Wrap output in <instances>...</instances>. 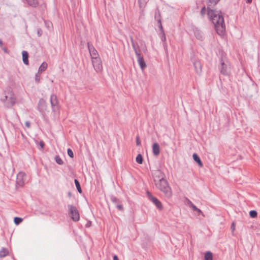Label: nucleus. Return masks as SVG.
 <instances>
[{"label":"nucleus","mask_w":260,"mask_h":260,"mask_svg":"<svg viewBox=\"0 0 260 260\" xmlns=\"http://www.w3.org/2000/svg\"><path fill=\"white\" fill-rule=\"evenodd\" d=\"M207 15L210 20L214 24L217 34L219 35H223L225 30V25L221 11L211 9L208 7Z\"/></svg>","instance_id":"obj_1"},{"label":"nucleus","mask_w":260,"mask_h":260,"mask_svg":"<svg viewBox=\"0 0 260 260\" xmlns=\"http://www.w3.org/2000/svg\"><path fill=\"white\" fill-rule=\"evenodd\" d=\"M156 186L162 191L165 197L170 198L172 196V189L167 180L165 179L155 183Z\"/></svg>","instance_id":"obj_2"},{"label":"nucleus","mask_w":260,"mask_h":260,"mask_svg":"<svg viewBox=\"0 0 260 260\" xmlns=\"http://www.w3.org/2000/svg\"><path fill=\"white\" fill-rule=\"evenodd\" d=\"M68 213L71 218L75 222L80 219V214L77 208L73 205H68Z\"/></svg>","instance_id":"obj_3"},{"label":"nucleus","mask_w":260,"mask_h":260,"mask_svg":"<svg viewBox=\"0 0 260 260\" xmlns=\"http://www.w3.org/2000/svg\"><path fill=\"white\" fill-rule=\"evenodd\" d=\"M1 100L7 108H10L15 104L16 99L14 94L11 92L9 97L6 95Z\"/></svg>","instance_id":"obj_4"},{"label":"nucleus","mask_w":260,"mask_h":260,"mask_svg":"<svg viewBox=\"0 0 260 260\" xmlns=\"http://www.w3.org/2000/svg\"><path fill=\"white\" fill-rule=\"evenodd\" d=\"M26 174L23 172H20L17 175L16 187H22L25 182Z\"/></svg>","instance_id":"obj_5"},{"label":"nucleus","mask_w":260,"mask_h":260,"mask_svg":"<svg viewBox=\"0 0 260 260\" xmlns=\"http://www.w3.org/2000/svg\"><path fill=\"white\" fill-rule=\"evenodd\" d=\"M92 63L94 70L96 72H100L103 69V66L101 58L98 57H94L92 59Z\"/></svg>","instance_id":"obj_6"},{"label":"nucleus","mask_w":260,"mask_h":260,"mask_svg":"<svg viewBox=\"0 0 260 260\" xmlns=\"http://www.w3.org/2000/svg\"><path fill=\"white\" fill-rule=\"evenodd\" d=\"M147 195L148 199L153 203V204L156 206L157 209L161 210L163 209V206L161 203V202L155 197H153L151 193L147 191Z\"/></svg>","instance_id":"obj_7"},{"label":"nucleus","mask_w":260,"mask_h":260,"mask_svg":"<svg viewBox=\"0 0 260 260\" xmlns=\"http://www.w3.org/2000/svg\"><path fill=\"white\" fill-rule=\"evenodd\" d=\"M50 102L52 110L55 111L59 107V101L56 95L55 94H52L50 98Z\"/></svg>","instance_id":"obj_8"},{"label":"nucleus","mask_w":260,"mask_h":260,"mask_svg":"<svg viewBox=\"0 0 260 260\" xmlns=\"http://www.w3.org/2000/svg\"><path fill=\"white\" fill-rule=\"evenodd\" d=\"M165 174L160 170L155 171L153 174V178L155 183L165 179Z\"/></svg>","instance_id":"obj_9"},{"label":"nucleus","mask_w":260,"mask_h":260,"mask_svg":"<svg viewBox=\"0 0 260 260\" xmlns=\"http://www.w3.org/2000/svg\"><path fill=\"white\" fill-rule=\"evenodd\" d=\"M87 47L90 53V55L91 56V59L94 58V57H98L99 54L97 50L95 49L93 45L90 43L88 42Z\"/></svg>","instance_id":"obj_10"},{"label":"nucleus","mask_w":260,"mask_h":260,"mask_svg":"<svg viewBox=\"0 0 260 260\" xmlns=\"http://www.w3.org/2000/svg\"><path fill=\"white\" fill-rule=\"evenodd\" d=\"M47 108V105L46 101L43 99H41L38 104V109L41 112L43 113Z\"/></svg>","instance_id":"obj_11"},{"label":"nucleus","mask_w":260,"mask_h":260,"mask_svg":"<svg viewBox=\"0 0 260 260\" xmlns=\"http://www.w3.org/2000/svg\"><path fill=\"white\" fill-rule=\"evenodd\" d=\"M220 62L221 64V68L220 69L221 74L223 75H228L227 71L229 67L228 64L224 62L223 58H221Z\"/></svg>","instance_id":"obj_12"},{"label":"nucleus","mask_w":260,"mask_h":260,"mask_svg":"<svg viewBox=\"0 0 260 260\" xmlns=\"http://www.w3.org/2000/svg\"><path fill=\"white\" fill-rule=\"evenodd\" d=\"M136 55L137 57L138 62L139 63V64L141 69L142 70H144L145 68H146L147 66L144 61L143 57L141 55L140 53L136 54Z\"/></svg>","instance_id":"obj_13"},{"label":"nucleus","mask_w":260,"mask_h":260,"mask_svg":"<svg viewBox=\"0 0 260 260\" xmlns=\"http://www.w3.org/2000/svg\"><path fill=\"white\" fill-rule=\"evenodd\" d=\"M193 66L195 69L196 72L199 74L200 75L202 73V65L200 61L199 60H196L193 62Z\"/></svg>","instance_id":"obj_14"},{"label":"nucleus","mask_w":260,"mask_h":260,"mask_svg":"<svg viewBox=\"0 0 260 260\" xmlns=\"http://www.w3.org/2000/svg\"><path fill=\"white\" fill-rule=\"evenodd\" d=\"M152 152L154 155L157 156L160 153L159 146L158 143H155L152 145Z\"/></svg>","instance_id":"obj_15"},{"label":"nucleus","mask_w":260,"mask_h":260,"mask_svg":"<svg viewBox=\"0 0 260 260\" xmlns=\"http://www.w3.org/2000/svg\"><path fill=\"white\" fill-rule=\"evenodd\" d=\"M22 55L23 63L26 65H28L29 64L28 52L24 50L22 52Z\"/></svg>","instance_id":"obj_16"},{"label":"nucleus","mask_w":260,"mask_h":260,"mask_svg":"<svg viewBox=\"0 0 260 260\" xmlns=\"http://www.w3.org/2000/svg\"><path fill=\"white\" fill-rule=\"evenodd\" d=\"M194 34L197 39L202 40L203 38V33L201 30L198 28H195L193 30Z\"/></svg>","instance_id":"obj_17"},{"label":"nucleus","mask_w":260,"mask_h":260,"mask_svg":"<svg viewBox=\"0 0 260 260\" xmlns=\"http://www.w3.org/2000/svg\"><path fill=\"white\" fill-rule=\"evenodd\" d=\"M193 160L198 163V165L201 167H202L203 166V164L200 158V157L199 156V155L197 154V153H194L193 154Z\"/></svg>","instance_id":"obj_18"},{"label":"nucleus","mask_w":260,"mask_h":260,"mask_svg":"<svg viewBox=\"0 0 260 260\" xmlns=\"http://www.w3.org/2000/svg\"><path fill=\"white\" fill-rule=\"evenodd\" d=\"M160 18H161V16H160V11L159 10L158 7H157L155 10L154 18L158 22H160L161 21Z\"/></svg>","instance_id":"obj_19"},{"label":"nucleus","mask_w":260,"mask_h":260,"mask_svg":"<svg viewBox=\"0 0 260 260\" xmlns=\"http://www.w3.org/2000/svg\"><path fill=\"white\" fill-rule=\"evenodd\" d=\"M148 1L149 0H138L139 7L142 10H143L145 8Z\"/></svg>","instance_id":"obj_20"},{"label":"nucleus","mask_w":260,"mask_h":260,"mask_svg":"<svg viewBox=\"0 0 260 260\" xmlns=\"http://www.w3.org/2000/svg\"><path fill=\"white\" fill-rule=\"evenodd\" d=\"M9 253V250L6 248H3L0 250V257H4Z\"/></svg>","instance_id":"obj_21"},{"label":"nucleus","mask_w":260,"mask_h":260,"mask_svg":"<svg viewBox=\"0 0 260 260\" xmlns=\"http://www.w3.org/2000/svg\"><path fill=\"white\" fill-rule=\"evenodd\" d=\"M48 64L46 62H43L39 68L38 72L42 73L45 71L47 68Z\"/></svg>","instance_id":"obj_22"},{"label":"nucleus","mask_w":260,"mask_h":260,"mask_svg":"<svg viewBox=\"0 0 260 260\" xmlns=\"http://www.w3.org/2000/svg\"><path fill=\"white\" fill-rule=\"evenodd\" d=\"M213 255L211 252L208 251L205 254V260H212Z\"/></svg>","instance_id":"obj_23"},{"label":"nucleus","mask_w":260,"mask_h":260,"mask_svg":"<svg viewBox=\"0 0 260 260\" xmlns=\"http://www.w3.org/2000/svg\"><path fill=\"white\" fill-rule=\"evenodd\" d=\"M110 200L111 202L115 205L121 202L119 199H118L115 196L113 195L110 196Z\"/></svg>","instance_id":"obj_24"},{"label":"nucleus","mask_w":260,"mask_h":260,"mask_svg":"<svg viewBox=\"0 0 260 260\" xmlns=\"http://www.w3.org/2000/svg\"><path fill=\"white\" fill-rule=\"evenodd\" d=\"M74 182H75V185L76 186V188L77 189L79 193H81L82 192V189H81V186H80V183H79V181L77 179H75L74 180Z\"/></svg>","instance_id":"obj_25"},{"label":"nucleus","mask_w":260,"mask_h":260,"mask_svg":"<svg viewBox=\"0 0 260 260\" xmlns=\"http://www.w3.org/2000/svg\"><path fill=\"white\" fill-rule=\"evenodd\" d=\"M136 162L139 164H142L143 162V158L141 154L137 155L136 158Z\"/></svg>","instance_id":"obj_26"},{"label":"nucleus","mask_w":260,"mask_h":260,"mask_svg":"<svg viewBox=\"0 0 260 260\" xmlns=\"http://www.w3.org/2000/svg\"><path fill=\"white\" fill-rule=\"evenodd\" d=\"M132 47L135 51V54H138L140 53V50L139 49V46L138 44H135V42H133V44H132Z\"/></svg>","instance_id":"obj_27"},{"label":"nucleus","mask_w":260,"mask_h":260,"mask_svg":"<svg viewBox=\"0 0 260 260\" xmlns=\"http://www.w3.org/2000/svg\"><path fill=\"white\" fill-rule=\"evenodd\" d=\"M55 160L57 164L58 165H61L63 164V161L61 159V158L59 157V155H56L55 157Z\"/></svg>","instance_id":"obj_28"},{"label":"nucleus","mask_w":260,"mask_h":260,"mask_svg":"<svg viewBox=\"0 0 260 260\" xmlns=\"http://www.w3.org/2000/svg\"><path fill=\"white\" fill-rule=\"evenodd\" d=\"M220 0H208V7H212L216 5Z\"/></svg>","instance_id":"obj_29"},{"label":"nucleus","mask_w":260,"mask_h":260,"mask_svg":"<svg viewBox=\"0 0 260 260\" xmlns=\"http://www.w3.org/2000/svg\"><path fill=\"white\" fill-rule=\"evenodd\" d=\"M14 221L16 225H18L22 221V219L20 217H15L14 219Z\"/></svg>","instance_id":"obj_30"},{"label":"nucleus","mask_w":260,"mask_h":260,"mask_svg":"<svg viewBox=\"0 0 260 260\" xmlns=\"http://www.w3.org/2000/svg\"><path fill=\"white\" fill-rule=\"evenodd\" d=\"M249 215L252 218H255L257 215V213L255 210H251L249 212Z\"/></svg>","instance_id":"obj_31"},{"label":"nucleus","mask_w":260,"mask_h":260,"mask_svg":"<svg viewBox=\"0 0 260 260\" xmlns=\"http://www.w3.org/2000/svg\"><path fill=\"white\" fill-rule=\"evenodd\" d=\"M41 73L38 72L35 75V81L37 83L40 82Z\"/></svg>","instance_id":"obj_32"},{"label":"nucleus","mask_w":260,"mask_h":260,"mask_svg":"<svg viewBox=\"0 0 260 260\" xmlns=\"http://www.w3.org/2000/svg\"><path fill=\"white\" fill-rule=\"evenodd\" d=\"M115 207L117 208V209L119 211H123V207L122 205L121 204V202L119 204H117L115 205Z\"/></svg>","instance_id":"obj_33"},{"label":"nucleus","mask_w":260,"mask_h":260,"mask_svg":"<svg viewBox=\"0 0 260 260\" xmlns=\"http://www.w3.org/2000/svg\"><path fill=\"white\" fill-rule=\"evenodd\" d=\"M45 24L48 28H51L53 27L52 23L49 21H45Z\"/></svg>","instance_id":"obj_34"},{"label":"nucleus","mask_w":260,"mask_h":260,"mask_svg":"<svg viewBox=\"0 0 260 260\" xmlns=\"http://www.w3.org/2000/svg\"><path fill=\"white\" fill-rule=\"evenodd\" d=\"M67 152L70 157L73 158L74 157V153L70 148L68 149Z\"/></svg>","instance_id":"obj_35"},{"label":"nucleus","mask_w":260,"mask_h":260,"mask_svg":"<svg viewBox=\"0 0 260 260\" xmlns=\"http://www.w3.org/2000/svg\"><path fill=\"white\" fill-rule=\"evenodd\" d=\"M206 7L205 6H204L202 9H201V12H200V13H201V15H202V16H204V15H205L206 14Z\"/></svg>","instance_id":"obj_36"},{"label":"nucleus","mask_w":260,"mask_h":260,"mask_svg":"<svg viewBox=\"0 0 260 260\" xmlns=\"http://www.w3.org/2000/svg\"><path fill=\"white\" fill-rule=\"evenodd\" d=\"M160 37H161V39L162 41L165 42L166 39L165 32H160Z\"/></svg>","instance_id":"obj_37"},{"label":"nucleus","mask_w":260,"mask_h":260,"mask_svg":"<svg viewBox=\"0 0 260 260\" xmlns=\"http://www.w3.org/2000/svg\"><path fill=\"white\" fill-rule=\"evenodd\" d=\"M158 23L159 24L158 27L159 28L160 32H165L164 30V29H163L162 25L161 24V22L160 21V22H158Z\"/></svg>","instance_id":"obj_38"},{"label":"nucleus","mask_w":260,"mask_h":260,"mask_svg":"<svg viewBox=\"0 0 260 260\" xmlns=\"http://www.w3.org/2000/svg\"><path fill=\"white\" fill-rule=\"evenodd\" d=\"M141 144V141L140 140V138L139 136H137L136 137V145L137 146H139Z\"/></svg>","instance_id":"obj_39"},{"label":"nucleus","mask_w":260,"mask_h":260,"mask_svg":"<svg viewBox=\"0 0 260 260\" xmlns=\"http://www.w3.org/2000/svg\"><path fill=\"white\" fill-rule=\"evenodd\" d=\"M37 34L39 37H41L42 35V30L41 28H38L37 29Z\"/></svg>","instance_id":"obj_40"},{"label":"nucleus","mask_w":260,"mask_h":260,"mask_svg":"<svg viewBox=\"0 0 260 260\" xmlns=\"http://www.w3.org/2000/svg\"><path fill=\"white\" fill-rule=\"evenodd\" d=\"M39 145L41 147L42 149H44V146H45L44 142L43 141H41L39 142Z\"/></svg>","instance_id":"obj_41"},{"label":"nucleus","mask_w":260,"mask_h":260,"mask_svg":"<svg viewBox=\"0 0 260 260\" xmlns=\"http://www.w3.org/2000/svg\"><path fill=\"white\" fill-rule=\"evenodd\" d=\"M25 125L27 127L29 128L30 126V123L29 121H26L25 122Z\"/></svg>","instance_id":"obj_42"},{"label":"nucleus","mask_w":260,"mask_h":260,"mask_svg":"<svg viewBox=\"0 0 260 260\" xmlns=\"http://www.w3.org/2000/svg\"><path fill=\"white\" fill-rule=\"evenodd\" d=\"M192 209V210L196 211V210H198V208L193 204V206L190 207Z\"/></svg>","instance_id":"obj_43"},{"label":"nucleus","mask_w":260,"mask_h":260,"mask_svg":"<svg viewBox=\"0 0 260 260\" xmlns=\"http://www.w3.org/2000/svg\"><path fill=\"white\" fill-rule=\"evenodd\" d=\"M231 230L233 232L235 229V223L233 222L232 223V225H231Z\"/></svg>","instance_id":"obj_44"},{"label":"nucleus","mask_w":260,"mask_h":260,"mask_svg":"<svg viewBox=\"0 0 260 260\" xmlns=\"http://www.w3.org/2000/svg\"><path fill=\"white\" fill-rule=\"evenodd\" d=\"M188 201V205L190 207L191 206H193V204L189 200H187Z\"/></svg>","instance_id":"obj_45"},{"label":"nucleus","mask_w":260,"mask_h":260,"mask_svg":"<svg viewBox=\"0 0 260 260\" xmlns=\"http://www.w3.org/2000/svg\"><path fill=\"white\" fill-rule=\"evenodd\" d=\"M91 221H88L87 223V224H86V227H89L91 225Z\"/></svg>","instance_id":"obj_46"},{"label":"nucleus","mask_w":260,"mask_h":260,"mask_svg":"<svg viewBox=\"0 0 260 260\" xmlns=\"http://www.w3.org/2000/svg\"><path fill=\"white\" fill-rule=\"evenodd\" d=\"M196 211H197V212H199V213H201L202 215H203V216H204L203 212H202V211H201L200 209H199V208H198V210H196Z\"/></svg>","instance_id":"obj_47"},{"label":"nucleus","mask_w":260,"mask_h":260,"mask_svg":"<svg viewBox=\"0 0 260 260\" xmlns=\"http://www.w3.org/2000/svg\"><path fill=\"white\" fill-rule=\"evenodd\" d=\"M113 260H119L118 256L116 255L113 256Z\"/></svg>","instance_id":"obj_48"},{"label":"nucleus","mask_w":260,"mask_h":260,"mask_svg":"<svg viewBox=\"0 0 260 260\" xmlns=\"http://www.w3.org/2000/svg\"><path fill=\"white\" fill-rule=\"evenodd\" d=\"M130 40L132 44H133V42H134L133 37L132 36H130Z\"/></svg>","instance_id":"obj_49"},{"label":"nucleus","mask_w":260,"mask_h":260,"mask_svg":"<svg viewBox=\"0 0 260 260\" xmlns=\"http://www.w3.org/2000/svg\"><path fill=\"white\" fill-rule=\"evenodd\" d=\"M252 0H246V3L247 4H251L252 3Z\"/></svg>","instance_id":"obj_50"},{"label":"nucleus","mask_w":260,"mask_h":260,"mask_svg":"<svg viewBox=\"0 0 260 260\" xmlns=\"http://www.w3.org/2000/svg\"><path fill=\"white\" fill-rule=\"evenodd\" d=\"M20 133H21V136L22 137V138L25 139L26 138H25V136H24V135L23 134L22 132H21Z\"/></svg>","instance_id":"obj_51"},{"label":"nucleus","mask_w":260,"mask_h":260,"mask_svg":"<svg viewBox=\"0 0 260 260\" xmlns=\"http://www.w3.org/2000/svg\"><path fill=\"white\" fill-rule=\"evenodd\" d=\"M68 197H69V198L71 197V196H72V193H71V192L69 191V192H68Z\"/></svg>","instance_id":"obj_52"},{"label":"nucleus","mask_w":260,"mask_h":260,"mask_svg":"<svg viewBox=\"0 0 260 260\" xmlns=\"http://www.w3.org/2000/svg\"><path fill=\"white\" fill-rule=\"evenodd\" d=\"M2 45H3V41L1 40H0V46H2Z\"/></svg>","instance_id":"obj_53"},{"label":"nucleus","mask_w":260,"mask_h":260,"mask_svg":"<svg viewBox=\"0 0 260 260\" xmlns=\"http://www.w3.org/2000/svg\"><path fill=\"white\" fill-rule=\"evenodd\" d=\"M3 50L5 52H7V49L6 48H4L3 49Z\"/></svg>","instance_id":"obj_54"},{"label":"nucleus","mask_w":260,"mask_h":260,"mask_svg":"<svg viewBox=\"0 0 260 260\" xmlns=\"http://www.w3.org/2000/svg\"><path fill=\"white\" fill-rule=\"evenodd\" d=\"M164 46L165 48H166V44H165V43H164Z\"/></svg>","instance_id":"obj_55"}]
</instances>
